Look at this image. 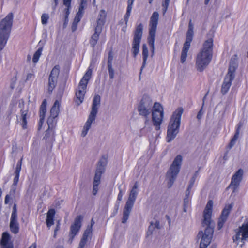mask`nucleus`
<instances>
[{"mask_svg": "<svg viewBox=\"0 0 248 248\" xmlns=\"http://www.w3.org/2000/svg\"><path fill=\"white\" fill-rule=\"evenodd\" d=\"M213 202L209 200L203 211V219L202 221V226L205 227L204 232L200 231L197 234L198 239L201 238L200 248H206L210 244L214 233L215 223L211 218Z\"/></svg>", "mask_w": 248, "mask_h": 248, "instance_id": "f257e3e1", "label": "nucleus"}, {"mask_svg": "<svg viewBox=\"0 0 248 248\" xmlns=\"http://www.w3.org/2000/svg\"><path fill=\"white\" fill-rule=\"evenodd\" d=\"M213 39L210 38L204 42L202 48L197 54L196 67L199 72H202L209 65L213 56Z\"/></svg>", "mask_w": 248, "mask_h": 248, "instance_id": "f03ea898", "label": "nucleus"}, {"mask_svg": "<svg viewBox=\"0 0 248 248\" xmlns=\"http://www.w3.org/2000/svg\"><path fill=\"white\" fill-rule=\"evenodd\" d=\"M183 113L182 108H178L173 113L169 124L167 130V141L170 142L179 133L181 116Z\"/></svg>", "mask_w": 248, "mask_h": 248, "instance_id": "7ed1b4c3", "label": "nucleus"}, {"mask_svg": "<svg viewBox=\"0 0 248 248\" xmlns=\"http://www.w3.org/2000/svg\"><path fill=\"white\" fill-rule=\"evenodd\" d=\"M139 186L138 182H136L130 191L128 200L126 202L123 210V218L122 219V223H125L129 218V216L138 194Z\"/></svg>", "mask_w": 248, "mask_h": 248, "instance_id": "20e7f679", "label": "nucleus"}, {"mask_svg": "<svg viewBox=\"0 0 248 248\" xmlns=\"http://www.w3.org/2000/svg\"><path fill=\"white\" fill-rule=\"evenodd\" d=\"M182 160V155H177L168 170L166 173V179L168 181V188L171 187L175 181L177 176L180 171Z\"/></svg>", "mask_w": 248, "mask_h": 248, "instance_id": "39448f33", "label": "nucleus"}, {"mask_svg": "<svg viewBox=\"0 0 248 248\" xmlns=\"http://www.w3.org/2000/svg\"><path fill=\"white\" fill-rule=\"evenodd\" d=\"M100 100L101 98L99 95H95L93 97L91 111L82 131L81 136L83 137L86 136L91 128L92 123L96 118L98 108L100 104Z\"/></svg>", "mask_w": 248, "mask_h": 248, "instance_id": "423d86ee", "label": "nucleus"}, {"mask_svg": "<svg viewBox=\"0 0 248 248\" xmlns=\"http://www.w3.org/2000/svg\"><path fill=\"white\" fill-rule=\"evenodd\" d=\"M108 156L104 155L98 162L93 182V194L95 195L98 191V186L100 183L101 175L104 173L108 163Z\"/></svg>", "mask_w": 248, "mask_h": 248, "instance_id": "0eeeda50", "label": "nucleus"}, {"mask_svg": "<svg viewBox=\"0 0 248 248\" xmlns=\"http://www.w3.org/2000/svg\"><path fill=\"white\" fill-rule=\"evenodd\" d=\"M153 108V101L147 95H144L138 107V110L140 115L145 118V124L147 125L149 122V115Z\"/></svg>", "mask_w": 248, "mask_h": 248, "instance_id": "6e6552de", "label": "nucleus"}, {"mask_svg": "<svg viewBox=\"0 0 248 248\" xmlns=\"http://www.w3.org/2000/svg\"><path fill=\"white\" fill-rule=\"evenodd\" d=\"M92 72V71L91 69L88 70L79 83L78 90L76 93V102L78 105H79L83 102L86 93L87 85L91 78Z\"/></svg>", "mask_w": 248, "mask_h": 248, "instance_id": "1a4fd4ad", "label": "nucleus"}, {"mask_svg": "<svg viewBox=\"0 0 248 248\" xmlns=\"http://www.w3.org/2000/svg\"><path fill=\"white\" fill-rule=\"evenodd\" d=\"M235 234L232 237L233 242L241 248L245 241L248 240V221H245L241 226L235 230Z\"/></svg>", "mask_w": 248, "mask_h": 248, "instance_id": "9d476101", "label": "nucleus"}, {"mask_svg": "<svg viewBox=\"0 0 248 248\" xmlns=\"http://www.w3.org/2000/svg\"><path fill=\"white\" fill-rule=\"evenodd\" d=\"M193 27L191 23V20H190L189 23L188 29L186 33V41L184 44L181 52L180 61L182 63H184L186 60L187 52L190 46V43L193 39Z\"/></svg>", "mask_w": 248, "mask_h": 248, "instance_id": "9b49d317", "label": "nucleus"}, {"mask_svg": "<svg viewBox=\"0 0 248 248\" xmlns=\"http://www.w3.org/2000/svg\"><path fill=\"white\" fill-rule=\"evenodd\" d=\"M143 29V25L140 23L137 26L134 31L132 47V51L134 57H136L139 52L140 43L142 36Z\"/></svg>", "mask_w": 248, "mask_h": 248, "instance_id": "f8f14e48", "label": "nucleus"}, {"mask_svg": "<svg viewBox=\"0 0 248 248\" xmlns=\"http://www.w3.org/2000/svg\"><path fill=\"white\" fill-rule=\"evenodd\" d=\"M13 17V13H10L0 22V34L10 36Z\"/></svg>", "mask_w": 248, "mask_h": 248, "instance_id": "ddd939ff", "label": "nucleus"}, {"mask_svg": "<svg viewBox=\"0 0 248 248\" xmlns=\"http://www.w3.org/2000/svg\"><path fill=\"white\" fill-rule=\"evenodd\" d=\"M13 17V13H10L0 22V34L10 36Z\"/></svg>", "mask_w": 248, "mask_h": 248, "instance_id": "4468645a", "label": "nucleus"}, {"mask_svg": "<svg viewBox=\"0 0 248 248\" xmlns=\"http://www.w3.org/2000/svg\"><path fill=\"white\" fill-rule=\"evenodd\" d=\"M13 17V13H10L0 22V34L10 36Z\"/></svg>", "mask_w": 248, "mask_h": 248, "instance_id": "2eb2a0df", "label": "nucleus"}, {"mask_svg": "<svg viewBox=\"0 0 248 248\" xmlns=\"http://www.w3.org/2000/svg\"><path fill=\"white\" fill-rule=\"evenodd\" d=\"M82 220L83 217L81 215L77 216L74 220V223L70 226L68 240L69 244L72 243L75 236L78 233L81 227Z\"/></svg>", "mask_w": 248, "mask_h": 248, "instance_id": "dca6fc26", "label": "nucleus"}, {"mask_svg": "<svg viewBox=\"0 0 248 248\" xmlns=\"http://www.w3.org/2000/svg\"><path fill=\"white\" fill-rule=\"evenodd\" d=\"M60 66L56 65L51 70L48 78V92L49 94L51 93L53 90L56 87L57 83V79L60 73Z\"/></svg>", "mask_w": 248, "mask_h": 248, "instance_id": "f3484780", "label": "nucleus"}, {"mask_svg": "<svg viewBox=\"0 0 248 248\" xmlns=\"http://www.w3.org/2000/svg\"><path fill=\"white\" fill-rule=\"evenodd\" d=\"M233 206L234 203L233 202L230 204H225L218 219L217 223V228L218 230L221 229L223 227Z\"/></svg>", "mask_w": 248, "mask_h": 248, "instance_id": "a211bd4d", "label": "nucleus"}, {"mask_svg": "<svg viewBox=\"0 0 248 248\" xmlns=\"http://www.w3.org/2000/svg\"><path fill=\"white\" fill-rule=\"evenodd\" d=\"M243 173V170L242 169H240L232 176L231 182L228 188H232L233 189V192H235L238 188V186L242 180Z\"/></svg>", "mask_w": 248, "mask_h": 248, "instance_id": "6ab92c4d", "label": "nucleus"}, {"mask_svg": "<svg viewBox=\"0 0 248 248\" xmlns=\"http://www.w3.org/2000/svg\"><path fill=\"white\" fill-rule=\"evenodd\" d=\"M159 19V14L157 12H154L150 18L149 24V36H155V33Z\"/></svg>", "mask_w": 248, "mask_h": 248, "instance_id": "aec40b11", "label": "nucleus"}, {"mask_svg": "<svg viewBox=\"0 0 248 248\" xmlns=\"http://www.w3.org/2000/svg\"><path fill=\"white\" fill-rule=\"evenodd\" d=\"M152 113L153 125L155 126V129L158 130L160 129L164 115L163 110H161V111H153Z\"/></svg>", "mask_w": 248, "mask_h": 248, "instance_id": "412c9836", "label": "nucleus"}, {"mask_svg": "<svg viewBox=\"0 0 248 248\" xmlns=\"http://www.w3.org/2000/svg\"><path fill=\"white\" fill-rule=\"evenodd\" d=\"M234 77L235 76L233 75L226 74L221 88V93L222 94L224 95L227 93L232 85V82L234 78Z\"/></svg>", "mask_w": 248, "mask_h": 248, "instance_id": "4be33fe9", "label": "nucleus"}, {"mask_svg": "<svg viewBox=\"0 0 248 248\" xmlns=\"http://www.w3.org/2000/svg\"><path fill=\"white\" fill-rule=\"evenodd\" d=\"M46 100L44 99L40 108V120L38 123V130H40L45 117L46 113Z\"/></svg>", "mask_w": 248, "mask_h": 248, "instance_id": "5701e85b", "label": "nucleus"}, {"mask_svg": "<svg viewBox=\"0 0 248 248\" xmlns=\"http://www.w3.org/2000/svg\"><path fill=\"white\" fill-rule=\"evenodd\" d=\"M238 57L236 54L234 55L231 58L227 74L235 76V72L238 67Z\"/></svg>", "mask_w": 248, "mask_h": 248, "instance_id": "b1692460", "label": "nucleus"}, {"mask_svg": "<svg viewBox=\"0 0 248 248\" xmlns=\"http://www.w3.org/2000/svg\"><path fill=\"white\" fill-rule=\"evenodd\" d=\"M113 56L112 51H110L108 53V59L107 62V67L108 71L109 76L110 79H113L114 77V70L112 67V61Z\"/></svg>", "mask_w": 248, "mask_h": 248, "instance_id": "393cba45", "label": "nucleus"}, {"mask_svg": "<svg viewBox=\"0 0 248 248\" xmlns=\"http://www.w3.org/2000/svg\"><path fill=\"white\" fill-rule=\"evenodd\" d=\"M107 13L104 10H101L98 16L97 25L96 28H99L102 29L106 19Z\"/></svg>", "mask_w": 248, "mask_h": 248, "instance_id": "a878e982", "label": "nucleus"}, {"mask_svg": "<svg viewBox=\"0 0 248 248\" xmlns=\"http://www.w3.org/2000/svg\"><path fill=\"white\" fill-rule=\"evenodd\" d=\"M10 228L11 232L14 233L16 234L18 232L19 227L17 222V217H11Z\"/></svg>", "mask_w": 248, "mask_h": 248, "instance_id": "bb28decb", "label": "nucleus"}, {"mask_svg": "<svg viewBox=\"0 0 248 248\" xmlns=\"http://www.w3.org/2000/svg\"><path fill=\"white\" fill-rule=\"evenodd\" d=\"M102 29L101 28L95 27L94 29V33L93 35H92L90 40V43L93 47H94L97 44L99 39V35L102 31Z\"/></svg>", "mask_w": 248, "mask_h": 248, "instance_id": "cd10ccee", "label": "nucleus"}, {"mask_svg": "<svg viewBox=\"0 0 248 248\" xmlns=\"http://www.w3.org/2000/svg\"><path fill=\"white\" fill-rule=\"evenodd\" d=\"M27 118H29V116H28V110H21L19 122L21 125L22 128L24 129L27 128Z\"/></svg>", "mask_w": 248, "mask_h": 248, "instance_id": "c85d7f7f", "label": "nucleus"}, {"mask_svg": "<svg viewBox=\"0 0 248 248\" xmlns=\"http://www.w3.org/2000/svg\"><path fill=\"white\" fill-rule=\"evenodd\" d=\"M60 103L58 100H56L50 110V116L53 118H56L59 114Z\"/></svg>", "mask_w": 248, "mask_h": 248, "instance_id": "c756f323", "label": "nucleus"}, {"mask_svg": "<svg viewBox=\"0 0 248 248\" xmlns=\"http://www.w3.org/2000/svg\"><path fill=\"white\" fill-rule=\"evenodd\" d=\"M55 214V211L53 209L49 210L47 214V218L46 220V225L48 227H50L54 223L53 218Z\"/></svg>", "mask_w": 248, "mask_h": 248, "instance_id": "7c9ffc66", "label": "nucleus"}, {"mask_svg": "<svg viewBox=\"0 0 248 248\" xmlns=\"http://www.w3.org/2000/svg\"><path fill=\"white\" fill-rule=\"evenodd\" d=\"M143 63L140 71L145 67L146 64V61L148 57V49L145 44L142 46Z\"/></svg>", "mask_w": 248, "mask_h": 248, "instance_id": "2f4dec72", "label": "nucleus"}, {"mask_svg": "<svg viewBox=\"0 0 248 248\" xmlns=\"http://www.w3.org/2000/svg\"><path fill=\"white\" fill-rule=\"evenodd\" d=\"M91 235L92 234H90L84 231L82 238L81 239L80 241L79 242L78 248H84L87 242L88 237Z\"/></svg>", "mask_w": 248, "mask_h": 248, "instance_id": "473e14b6", "label": "nucleus"}, {"mask_svg": "<svg viewBox=\"0 0 248 248\" xmlns=\"http://www.w3.org/2000/svg\"><path fill=\"white\" fill-rule=\"evenodd\" d=\"M10 36L0 34V51H1L6 45Z\"/></svg>", "mask_w": 248, "mask_h": 248, "instance_id": "72a5a7b5", "label": "nucleus"}, {"mask_svg": "<svg viewBox=\"0 0 248 248\" xmlns=\"http://www.w3.org/2000/svg\"><path fill=\"white\" fill-rule=\"evenodd\" d=\"M239 128H237L236 132L233 137L231 139L230 142L229 143L228 148L231 149L235 144L236 141L237 140L239 135Z\"/></svg>", "mask_w": 248, "mask_h": 248, "instance_id": "f704fd0d", "label": "nucleus"}, {"mask_svg": "<svg viewBox=\"0 0 248 248\" xmlns=\"http://www.w3.org/2000/svg\"><path fill=\"white\" fill-rule=\"evenodd\" d=\"M10 240V235L7 232H4L2 234L1 244L2 246L8 245Z\"/></svg>", "mask_w": 248, "mask_h": 248, "instance_id": "c9c22d12", "label": "nucleus"}, {"mask_svg": "<svg viewBox=\"0 0 248 248\" xmlns=\"http://www.w3.org/2000/svg\"><path fill=\"white\" fill-rule=\"evenodd\" d=\"M155 36H149L148 37V43L149 45L151 47V51H152V55L151 56L152 57L154 53V49H155V46H154V42L155 40Z\"/></svg>", "mask_w": 248, "mask_h": 248, "instance_id": "e433bc0d", "label": "nucleus"}, {"mask_svg": "<svg viewBox=\"0 0 248 248\" xmlns=\"http://www.w3.org/2000/svg\"><path fill=\"white\" fill-rule=\"evenodd\" d=\"M42 50L43 47H41L38 48V49L35 52L32 58V62L33 63H36L37 62L39 58L42 54Z\"/></svg>", "mask_w": 248, "mask_h": 248, "instance_id": "4c0bfd02", "label": "nucleus"}, {"mask_svg": "<svg viewBox=\"0 0 248 248\" xmlns=\"http://www.w3.org/2000/svg\"><path fill=\"white\" fill-rule=\"evenodd\" d=\"M84 9H81V8L79 7L78 12L76 14V16H75L74 21L75 22H78L80 21L81 18H82L83 13H84Z\"/></svg>", "mask_w": 248, "mask_h": 248, "instance_id": "58836bf2", "label": "nucleus"}, {"mask_svg": "<svg viewBox=\"0 0 248 248\" xmlns=\"http://www.w3.org/2000/svg\"><path fill=\"white\" fill-rule=\"evenodd\" d=\"M19 173H15V177L14 179V182H13V184L12 185V190L10 191V193L13 192V194H15V191H16L15 187L16 186L17 183H18V182L19 181Z\"/></svg>", "mask_w": 248, "mask_h": 248, "instance_id": "ea45409f", "label": "nucleus"}, {"mask_svg": "<svg viewBox=\"0 0 248 248\" xmlns=\"http://www.w3.org/2000/svg\"><path fill=\"white\" fill-rule=\"evenodd\" d=\"M161 110H163L162 106L159 103L155 102L154 104H153V108L151 112H152L153 111H161Z\"/></svg>", "mask_w": 248, "mask_h": 248, "instance_id": "a19ab883", "label": "nucleus"}, {"mask_svg": "<svg viewBox=\"0 0 248 248\" xmlns=\"http://www.w3.org/2000/svg\"><path fill=\"white\" fill-rule=\"evenodd\" d=\"M132 5H128L127 8L126 13L124 16V20L125 21L126 23L127 22L129 17L130 15V13L132 10Z\"/></svg>", "mask_w": 248, "mask_h": 248, "instance_id": "79ce46f5", "label": "nucleus"}, {"mask_svg": "<svg viewBox=\"0 0 248 248\" xmlns=\"http://www.w3.org/2000/svg\"><path fill=\"white\" fill-rule=\"evenodd\" d=\"M55 118H53L51 116H50L48 118L47 121V123L48 125V128H52L54 126V124H55V120H54Z\"/></svg>", "mask_w": 248, "mask_h": 248, "instance_id": "37998d69", "label": "nucleus"}, {"mask_svg": "<svg viewBox=\"0 0 248 248\" xmlns=\"http://www.w3.org/2000/svg\"><path fill=\"white\" fill-rule=\"evenodd\" d=\"M94 224L93 219L92 218L91 220L90 225L87 226V228L85 230V232L92 234V228L93 225Z\"/></svg>", "mask_w": 248, "mask_h": 248, "instance_id": "c03bdc74", "label": "nucleus"}, {"mask_svg": "<svg viewBox=\"0 0 248 248\" xmlns=\"http://www.w3.org/2000/svg\"><path fill=\"white\" fill-rule=\"evenodd\" d=\"M49 18L48 14H43L41 16V22L43 24H46Z\"/></svg>", "mask_w": 248, "mask_h": 248, "instance_id": "a18cd8bd", "label": "nucleus"}, {"mask_svg": "<svg viewBox=\"0 0 248 248\" xmlns=\"http://www.w3.org/2000/svg\"><path fill=\"white\" fill-rule=\"evenodd\" d=\"M21 164H22V159L18 162L16 165V170L15 172V173H20V171L21 169Z\"/></svg>", "mask_w": 248, "mask_h": 248, "instance_id": "49530a36", "label": "nucleus"}, {"mask_svg": "<svg viewBox=\"0 0 248 248\" xmlns=\"http://www.w3.org/2000/svg\"><path fill=\"white\" fill-rule=\"evenodd\" d=\"M155 229V227L154 226V222L152 221L150 222V225L148 228V233H149L150 234H152Z\"/></svg>", "mask_w": 248, "mask_h": 248, "instance_id": "de8ad7c7", "label": "nucleus"}, {"mask_svg": "<svg viewBox=\"0 0 248 248\" xmlns=\"http://www.w3.org/2000/svg\"><path fill=\"white\" fill-rule=\"evenodd\" d=\"M170 0H165L164 2L162 4V6L164 8V13H165L169 5Z\"/></svg>", "mask_w": 248, "mask_h": 248, "instance_id": "09e8293b", "label": "nucleus"}, {"mask_svg": "<svg viewBox=\"0 0 248 248\" xmlns=\"http://www.w3.org/2000/svg\"><path fill=\"white\" fill-rule=\"evenodd\" d=\"M11 217H17V209L16 204H14L13 207L12 213L11 214Z\"/></svg>", "mask_w": 248, "mask_h": 248, "instance_id": "8fccbe9b", "label": "nucleus"}, {"mask_svg": "<svg viewBox=\"0 0 248 248\" xmlns=\"http://www.w3.org/2000/svg\"><path fill=\"white\" fill-rule=\"evenodd\" d=\"M80 3L79 7L81 9H85L87 6V0H80Z\"/></svg>", "mask_w": 248, "mask_h": 248, "instance_id": "3c124183", "label": "nucleus"}, {"mask_svg": "<svg viewBox=\"0 0 248 248\" xmlns=\"http://www.w3.org/2000/svg\"><path fill=\"white\" fill-rule=\"evenodd\" d=\"M78 24V22H75L74 21H73L72 25V27H71V29H72V32H74L76 30Z\"/></svg>", "mask_w": 248, "mask_h": 248, "instance_id": "603ef678", "label": "nucleus"}, {"mask_svg": "<svg viewBox=\"0 0 248 248\" xmlns=\"http://www.w3.org/2000/svg\"><path fill=\"white\" fill-rule=\"evenodd\" d=\"M71 0H63V4L67 7H71Z\"/></svg>", "mask_w": 248, "mask_h": 248, "instance_id": "864d4df0", "label": "nucleus"}, {"mask_svg": "<svg viewBox=\"0 0 248 248\" xmlns=\"http://www.w3.org/2000/svg\"><path fill=\"white\" fill-rule=\"evenodd\" d=\"M122 197H123L122 189L121 188H119V193L118 195L117 200L119 201H121L122 199Z\"/></svg>", "mask_w": 248, "mask_h": 248, "instance_id": "5fc2aeb1", "label": "nucleus"}, {"mask_svg": "<svg viewBox=\"0 0 248 248\" xmlns=\"http://www.w3.org/2000/svg\"><path fill=\"white\" fill-rule=\"evenodd\" d=\"M70 7H66V8H65L64 10L65 14V17L66 19H67V18L68 17V16L70 13Z\"/></svg>", "mask_w": 248, "mask_h": 248, "instance_id": "6e6d98bb", "label": "nucleus"}, {"mask_svg": "<svg viewBox=\"0 0 248 248\" xmlns=\"http://www.w3.org/2000/svg\"><path fill=\"white\" fill-rule=\"evenodd\" d=\"M203 112H202V109H201L198 113V114H197V118L198 119V120H200L202 116V115H203Z\"/></svg>", "mask_w": 248, "mask_h": 248, "instance_id": "4d7b16f0", "label": "nucleus"}, {"mask_svg": "<svg viewBox=\"0 0 248 248\" xmlns=\"http://www.w3.org/2000/svg\"><path fill=\"white\" fill-rule=\"evenodd\" d=\"M154 226L155 227V228H157L158 229L160 228V223L158 220H156L155 222H154Z\"/></svg>", "mask_w": 248, "mask_h": 248, "instance_id": "13d9d810", "label": "nucleus"}, {"mask_svg": "<svg viewBox=\"0 0 248 248\" xmlns=\"http://www.w3.org/2000/svg\"><path fill=\"white\" fill-rule=\"evenodd\" d=\"M195 180H194V179H191L189 182V184L188 185V187H189V189H191L192 186H193V185L195 183Z\"/></svg>", "mask_w": 248, "mask_h": 248, "instance_id": "bf43d9fd", "label": "nucleus"}, {"mask_svg": "<svg viewBox=\"0 0 248 248\" xmlns=\"http://www.w3.org/2000/svg\"><path fill=\"white\" fill-rule=\"evenodd\" d=\"M10 199L9 195L7 194L6 195L4 200V203L5 204H7L9 202V200Z\"/></svg>", "mask_w": 248, "mask_h": 248, "instance_id": "052dcab7", "label": "nucleus"}, {"mask_svg": "<svg viewBox=\"0 0 248 248\" xmlns=\"http://www.w3.org/2000/svg\"><path fill=\"white\" fill-rule=\"evenodd\" d=\"M60 229V223L59 221L57 222V224L56 225V228L55 229L54 232L55 233H56Z\"/></svg>", "mask_w": 248, "mask_h": 248, "instance_id": "680f3d73", "label": "nucleus"}, {"mask_svg": "<svg viewBox=\"0 0 248 248\" xmlns=\"http://www.w3.org/2000/svg\"><path fill=\"white\" fill-rule=\"evenodd\" d=\"M190 189H189V187H187V188L186 191V197H188V196L190 194Z\"/></svg>", "mask_w": 248, "mask_h": 248, "instance_id": "e2e57ef3", "label": "nucleus"}, {"mask_svg": "<svg viewBox=\"0 0 248 248\" xmlns=\"http://www.w3.org/2000/svg\"><path fill=\"white\" fill-rule=\"evenodd\" d=\"M33 75L32 74H31V73L28 74L27 75L26 80H29L30 79H31L33 77Z\"/></svg>", "mask_w": 248, "mask_h": 248, "instance_id": "0e129e2a", "label": "nucleus"}, {"mask_svg": "<svg viewBox=\"0 0 248 248\" xmlns=\"http://www.w3.org/2000/svg\"><path fill=\"white\" fill-rule=\"evenodd\" d=\"M184 205H186L188 202V197H186L184 200Z\"/></svg>", "mask_w": 248, "mask_h": 248, "instance_id": "69168bd1", "label": "nucleus"}, {"mask_svg": "<svg viewBox=\"0 0 248 248\" xmlns=\"http://www.w3.org/2000/svg\"><path fill=\"white\" fill-rule=\"evenodd\" d=\"M54 5L53 6V9H55L58 2V0H54Z\"/></svg>", "mask_w": 248, "mask_h": 248, "instance_id": "338daca9", "label": "nucleus"}, {"mask_svg": "<svg viewBox=\"0 0 248 248\" xmlns=\"http://www.w3.org/2000/svg\"><path fill=\"white\" fill-rule=\"evenodd\" d=\"M2 248H13V247H12V246H11L9 245H8L2 246Z\"/></svg>", "mask_w": 248, "mask_h": 248, "instance_id": "774afa93", "label": "nucleus"}]
</instances>
